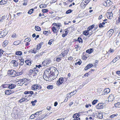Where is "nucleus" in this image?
Returning <instances> with one entry per match:
<instances>
[{
    "label": "nucleus",
    "instance_id": "6e6552de",
    "mask_svg": "<svg viewBox=\"0 0 120 120\" xmlns=\"http://www.w3.org/2000/svg\"><path fill=\"white\" fill-rule=\"evenodd\" d=\"M96 107L98 109H100L103 108L104 106L103 105V104L100 103H98V104L96 106Z\"/></svg>",
    "mask_w": 120,
    "mask_h": 120
},
{
    "label": "nucleus",
    "instance_id": "69168bd1",
    "mask_svg": "<svg viewBox=\"0 0 120 120\" xmlns=\"http://www.w3.org/2000/svg\"><path fill=\"white\" fill-rule=\"evenodd\" d=\"M22 73V72H17L16 74L18 76L19 75H21Z\"/></svg>",
    "mask_w": 120,
    "mask_h": 120
},
{
    "label": "nucleus",
    "instance_id": "f3484780",
    "mask_svg": "<svg viewBox=\"0 0 120 120\" xmlns=\"http://www.w3.org/2000/svg\"><path fill=\"white\" fill-rule=\"evenodd\" d=\"M83 34L85 36H87L89 34V31L88 30H85L83 31Z\"/></svg>",
    "mask_w": 120,
    "mask_h": 120
},
{
    "label": "nucleus",
    "instance_id": "864d4df0",
    "mask_svg": "<svg viewBox=\"0 0 120 120\" xmlns=\"http://www.w3.org/2000/svg\"><path fill=\"white\" fill-rule=\"evenodd\" d=\"M84 1V2L85 3H86L87 4H88L90 2V0H83Z\"/></svg>",
    "mask_w": 120,
    "mask_h": 120
},
{
    "label": "nucleus",
    "instance_id": "dca6fc26",
    "mask_svg": "<svg viewBox=\"0 0 120 120\" xmlns=\"http://www.w3.org/2000/svg\"><path fill=\"white\" fill-rule=\"evenodd\" d=\"M110 90L109 88H107L105 89L104 90L105 94H107L110 92Z\"/></svg>",
    "mask_w": 120,
    "mask_h": 120
},
{
    "label": "nucleus",
    "instance_id": "37998d69",
    "mask_svg": "<svg viewBox=\"0 0 120 120\" xmlns=\"http://www.w3.org/2000/svg\"><path fill=\"white\" fill-rule=\"evenodd\" d=\"M115 106L116 107H117L120 105V102H118L115 104Z\"/></svg>",
    "mask_w": 120,
    "mask_h": 120
},
{
    "label": "nucleus",
    "instance_id": "774afa93",
    "mask_svg": "<svg viewBox=\"0 0 120 120\" xmlns=\"http://www.w3.org/2000/svg\"><path fill=\"white\" fill-rule=\"evenodd\" d=\"M48 31H44L43 32V34H46L48 33Z\"/></svg>",
    "mask_w": 120,
    "mask_h": 120
},
{
    "label": "nucleus",
    "instance_id": "1a4fd4ad",
    "mask_svg": "<svg viewBox=\"0 0 120 120\" xmlns=\"http://www.w3.org/2000/svg\"><path fill=\"white\" fill-rule=\"evenodd\" d=\"M93 66L92 64H90L87 65L85 68V70L86 71L88 69L90 68Z\"/></svg>",
    "mask_w": 120,
    "mask_h": 120
},
{
    "label": "nucleus",
    "instance_id": "f8f14e48",
    "mask_svg": "<svg viewBox=\"0 0 120 120\" xmlns=\"http://www.w3.org/2000/svg\"><path fill=\"white\" fill-rule=\"evenodd\" d=\"M11 63L14 64V66L16 67L18 65V63L17 61L15 60H12L11 61Z\"/></svg>",
    "mask_w": 120,
    "mask_h": 120
},
{
    "label": "nucleus",
    "instance_id": "f257e3e1",
    "mask_svg": "<svg viewBox=\"0 0 120 120\" xmlns=\"http://www.w3.org/2000/svg\"><path fill=\"white\" fill-rule=\"evenodd\" d=\"M50 75H57L58 74V70L54 67H51L50 68Z\"/></svg>",
    "mask_w": 120,
    "mask_h": 120
},
{
    "label": "nucleus",
    "instance_id": "680f3d73",
    "mask_svg": "<svg viewBox=\"0 0 120 120\" xmlns=\"http://www.w3.org/2000/svg\"><path fill=\"white\" fill-rule=\"evenodd\" d=\"M116 73L119 75L120 76V71H116Z\"/></svg>",
    "mask_w": 120,
    "mask_h": 120
},
{
    "label": "nucleus",
    "instance_id": "79ce46f5",
    "mask_svg": "<svg viewBox=\"0 0 120 120\" xmlns=\"http://www.w3.org/2000/svg\"><path fill=\"white\" fill-rule=\"evenodd\" d=\"M40 8H45L46 7V4H40Z\"/></svg>",
    "mask_w": 120,
    "mask_h": 120
},
{
    "label": "nucleus",
    "instance_id": "a18cd8bd",
    "mask_svg": "<svg viewBox=\"0 0 120 120\" xmlns=\"http://www.w3.org/2000/svg\"><path fill=\"white\" fill-rule=\"evenodd\" d=\"M53 41V39H51L49 40L48 42V44L49 45H51Z\"/></svg>",
    "mask_w": 120,
    "mask_h": 120
},
{
    "label": "nucleus",
    "instance_id": "f03ea898",
    "mask_svg": "<svg viewBox=\"0 0 120 120\" xmlns=\"http://www.w3.org/2000/svg\"><path fill=\"white\" fill-rule=\"evenodd\" d=\"M8 74L11 76L14 77L16 76V72L13 70H9L8 72Z\"/></svg>",
    "mask_w": 120,
    "mask_h": 120
},
{
    "label": "nucleus",
    "instance_id": "b1692460",
    "mask_svg": "<svg viewBox=\"0 0 120 120\" xmlns=\"http://www.w3.org/2000/svg\"><path fill=\"white\" fill-rule=\"evenodd\" d=\"M50 68L49 69L47 70L46 71H44V74H45L47 75H49L50 74Z\"/></svg>",
    "mask_w": 120,
    "mask_h": 120
},
{
    "label": "nucleus",
    "instance_id": "c03bdc74",
    "mask_svg": "<svg viewBox=\"0 0 120 120\" xmlns=\"http://www.w3.org/2000/svg\"><path fill=\"white\" fill-rule=\"evenodd\" d=\"M118 115V114H113V115H111L110 116V118H112L114 117L115 116H116Z\"/></svg>",
    "mask_w": 120,
    "mask_h": 120
},
{
    "label": "nucleus",
    "instance_id": "412c9836",
    "mask_svg": "<svg viewBox=\"0 0 120 120\" xmlns=\"http://www.w3.org/2000/svg\"><path fill=\"white\" fill-rule=\"evenodd\" d=\"M25 63L27 65H30L31 64V61L29 60H26L25 61Z\"/></svg>",
    "mask_w": 120,
    "mask_h": 120
},
{
    "label": "nucleus",
    "instance_id": "bb28decb",
    "mask_svg": "<svg viewBox=\"0 0 120 120\" xmlns=\"http://www.w3.org/2000/svg\"><path fill=\"white\" fill-rule=\"evenodd\" d=\"M42 112V111H38L36 113H35L34 114L36 116H37V117H38L39 114H40L41 113V112Z\"/></svg>",
    "mask_w": 120,
    "mask_h": 120
},
{
    "label": "nucleus",
    "instance_id": "de8ad7c7",
    "mask_svg": "<svg viewBox=\"0 0 120 120\" xmlns=\"http://www.w3.org/2000/svg\"><path fill=\"white\" fill-rule=\"evenodd\" d=\"M42 65L43 66H45L47 65L46 62H45L44 60L42 62Z\"/></svg>",
    "mask_w": 120,
    "mask_h": 120
},
{
    "label": "nucleus",
    "instance_id": "ea45409f",
    "mask_svg": "<svg viewBox=\"0 0 120 120\" xmlns=\"http://www.w3.org/2000/svg\"><path fill=\"white\" fill-rule=\"evenodd\" d=\"M77 40L80 43H82V40L81 38H78Z\"/></svg>",
    "mask_w": 120,
    "mask_h": 120
},
{
    "label": "nucleus",
    "instance_id": "72a5a7b5",
    "mask_svg": "<svg viewBox=\"0 0 120 120\" xmlns=\"http://www.w3.org/2000/svg\"><path fill=\"white\" fill-rule=\"evenodd\" d=\"M76 90L73 91L70 93V96H72L75 94H76Z\"/></svg>",
    "mask_w": 120,
    "mask_h": 120
},
{
    "label": "nucleus",
    "instance_id": "2f4dec72",
    "mask_svg": "<svg viewBox=\"0 0 120 120\" xmlns=\"http://www.w3.org/2000/svg\"><path fill=\"white\" fill-rule=\"evenodd\" d=\"M8 86L9 84H5L2 85L1 86L4 88H5L8 87Z\"/></svg>",
    "mask_w": 120,
    "mask_h": 120
},
{
    "label": "nucleus",
    "instance_id": "9b49d317",
    "mask_svg": "<svg viewBox=\"0 0 120 120\" xmlns=\"http://www.w3.org/2000/svg\"><path fill=\"white\" fill-rule=\"evenodd\" d=\"M108 99L109 101H113L114 99V97L112 95H110L109 96Z\"/></svg>",
    "mask_w": 120,
    "mask_h": 120
},
{
    "label": "nucleus",
    "instance_id": "473e14b6",
    "mask_svg": "<svg viewBox=\"0 0 120 120\" xmlns=\"http://www.w3.org/2000/svg\"><path fill=\"white\" fill-rule=\"evenodd\" d=\"M47 88L48 89H52L53 88V87L52 85H49L47 86Z\"/></svg>",
    "mask_w": 120,
    "mask_h": 120
},
{
    "label": "nucleus",
    "instance_id": "3c124183",
    "mask_svg": "<svg viewBox=\"0 0 120 120\" xmlns=\"http://www.w3.org/2000/svg\"><path fill=\"white\" fill-rule=\"evenodd\" d=\"M56 29L55 27L53 26L52 27V30L55 33L56 32Z\"/></svg>",
    "mask_w": 120,
    "mask_h": 120
},
{
    "label": "nucleus",
    "instance_id": "8fccbe9b",
    "mask_svg": "<svg viewBox=\"0 0 120 120\" xmlns=\"http://www.w3.org/2000/svg\"><path fill=\"white\" fill-rule=\"evenodd\" d=\"M78 115H79V113H76L74 114L73 116V117L74 119L76 118L77 116H78Z\"/></svg>",
    "mask_w": 120,
    "mask_h": 120
},
{
    "label": "nucleus",
    "instance_id": "c756f323",
    "mask_svg": "<svg viewBox=\"0 0 120 120\" xmlns=\"http://www.w3.org/2000/svg\"><path fill=\"white\" fill-rule=\"evenodd\" d=\"M35 117H37V116H36L35 115V114H32L30 116V119H33L34 118H35Z\"/></svg>",
    "mask_w": 120,
    "mask_h": 120
},
{
    "label": "nucleus",
    "instance_id": "20e7f679",
    "mask_svg": "<svg viewBox=\"0 0 120 120\" xmlns=\"http://www.w3.org/2000/svg\"><path fill=\"white\" fill-rule=\"evenodd\" d=\"M93 114L94 115L95 117L97 118H98L100 119H102V114L101 113L97 112L95 113V114L94 113Z\"/></svg>",
    "mask_w": 120,
    "mask_h": 120
},
{
    "label": "nucleus",
    "instance_id": "0e129e2a",
    "mask_svg": "<svg viewBox=\"0 0 120 120\" xmlns=\"http://www.w3.org/2000/svg\"><path fill=\"white\" fill-rule=\"evenodd\" d=\"M47 75L45 74H44V75H43V78L44 79H45V78H47Z\"/></svg>",
    "mask_w": 120,
    "mask_h": 120
},
{
    "label": "nucleus",
    "instance_id": "39448f33",
    "mask_svg": "<svg viewBox=\"0 0 120 120\" xmlns=\"http://www.w3.org/2000/svg\"><path fill=\"white\" fill-rule=\"evenodd\" d=\"M64 81V79L62 77L60 78L56 82V84L58 86H59L62 84Z\"/></svg>",
    "mask_w": 120,
    "mask_h": 120
},
{
    "label": "nucleus",
    "instance_id": "f704fd0d",
    "mask_svg": "<svg viewBox=\"0 0 120 120\" xmlns=\"http://www.w3.org/2000/svg\"><path fill=\"white\" fill-rule=\"evenodd\" d=\"M6 1L5 0H2L0 1V4L1 5L4 4H6Z\"/></svg>",
    "mask_w": 120,
    "mask_h": 120
},
{
    "label": "nucleus",
    "instance_id": "a19ab883",
    "mask_svg": "<svg viewBox=\"0 0 120 120\" xmlns=\"http://www.w3.org/2000/svg\"><path fill=\"white\" fill-rule=\"evenodd\" d=\"M103 4L105 7H109V5L107 4V3L105 1L103 3Z\"/></svg>",
    "mask_w": 120,
    "mask_h": 120
},
{
    "label": "nucleus",
    "instance_id": "e433bc0d",
    "mask_svg": "<svg viewBox=\"0 0 120 120\" xmlns=\"http://www.w3.org/2000/svg\"><path fill=\"white\" fill-rule=\"evenodd\" d=\"M29 53H36V51H35L34 50V49H31L30 50H29Z\"/></svg>",
    "mask_w": 120,
    "mask_h": 120
},
{
    "label": "nucleus",
    "instance_id": "49530a36",
    "mask_svg": "<svg viewBox=\"0 0 120 120\" xmlns=\"http://www.w3.org/2000/svg\"><path fill=\"white\" fill-rule=\"evenodd\" d=\"M98 100H94L92 102V104L93 105H95L97 102Z\"/></svg>",
    "mask_w": 120,
    "mask_h": 120
},
{
    "label": "nucleus",
    "instance_id": "a211bd4d",
    "mask_svg": "<svg viewBox=\"0 0 120 120\" xmlns=\"http://www.w3.org/2000/svg\"><path fill=\"white\" fill-rule=\"evenodd\" d=\"M45 117V116L44 115H41V116L36 119L35 120H41Z\"/></svg>",
    "mask_w": 120,
    "mask_h": 120
},
{
    "label": "nucleus",
    "instance_id": "13d9d810",
    "mask_svg": "<svg viewBox=\"0 0 120 120\" xmlns=\"http://www.w3.org/2000/svg\"><path fill=\"white\" fill-rule=\"evenodd\" d=\"M68 51H69L68 50H65L64 51V54H65L66 55H67L68 53Z\"/></svg>",
    "mask_w": 120,
    "mask_h": 120
},
{
    "label": "nucleus",
    "instance_id": "c9c22d12",
    "mask_svg": "<svg viewBox=\"0 0 120 120\" xmlns=\"http://www.w3.org/2000/svg\"><path fill=\"white\" fill-rule=\"evenodd\" d=\"M80 6L82 8H84L86 7V4H84V2H82L80 4Z\"/></svg>",
    "mask_w": 120,
    "mask_h": 120
},
{
    "label": "nucleus",
    "instance_id": "5fc2aeb1",
    "mask_svg": "<svg viewBox=\"0 0 120 120\" xmlns=\"http://www.w3.org/2000/svg\"><path fill=\"white\" fill-rule=\"evenodd\" d=\"M24 99V98H21L20 100L19 101L20 103H22L23 102V100Z\"/></svg>",
    "mask_w": 120,
    "mask_h": 120
},
{
    "label": "nucleus",
    "instance_id": "052dcab7",
    "mask_svg": "<svg viewBox=\"0 0 120 120\" xmlns=\"http://www.w3.org/2000/svg\"><path fill=\"white\" fill-rule=\"evenodd\" d=\"M81 64V63L79 61L77 62L75 64V65H76L77 64H78L79 65H80Z\"/></svg>",
    "mask_w": 120,
    "mask_h": 120
},
{
    "label": "nucleus",
    "instance_id": "7c9ffc66",
    "mask_svg": "<svg viewBox=\"0 0 120 120\" xmlns=\"http://www.w3.org/2000/svg\"><path fill=\"white\" fill-rule=\"evenodd\" d=\"M35 30L37 31H40L41 30V28L38 26H35Z\"/></svg>",
    "mask_w": 120,
    "mask_h": 120
},
{
    "label": "nucleus",
    "instance_id": "6ab92c4d",
    "mask_svg": "<svg viewBox=\"0 0 120 120\" xmlns=\"http://www.w3.org/2000/svg\"><path fill=\"white\" fill-rule=\"evenodd\" d=\"M11 90H6L5 91V94L6 95H9L11 94Z\"/></svg>",
    "mask_w": 120,
    "mask_h": 120
},
{
    "label": "nucleus",
    "instance_id": "4d7b16f0",
    "mask_svg": "<svg viewBox=\"0 0 120 120\" xmlns=\"http://www.w3.org/2000/svg\"><path fill=\"white\" fill-rule=\"evenodd\" d=\"M98 26L99 28H101L104 27V26H103L101 23H100L99 24Z\"/></svg>",
    "mask_w": 120,
    "mask_h": 120
},
{
    "label": "nucleus",
    "instance_id": "e2e57ef3",
    "mask_svg": "<svg viewBox=\"0 0 120 120\" xmlns=\"http://www.w3.org/2000/svg\"><path fill=\"white\" fill-rule=\"evenodd\" d=\"M109 16L108 17V18L109 19H111L112 18V15H108Z\"/></svg>",
    "mask_w": 120,
    "mask_h": 120
},
{
    "label": "nucleus",
    "instance_id": "58836bf2",
    "mask_svg": "<svg viewBox=\"0 0 120 120\" xmlns=\"http://www.w3.org/2000/svg\"><path fill=\"white\" fill-rule=\"evenodd\" d=\"M73 11V10L71 9H69L66 11V13L67 14H69L72 12Z\"/></svg>",
    "mask_w": 120,
    "mask_h": 120
},
{
    "label": "nucleus",
    "instance_id": "9d476101",
    "mask_svg": "<svg viewBox=\"0 0 120 120\" xmlns=\"http://www.w3.org/2000/svg\"><path fill=\"white\" fill-rule=\"evenodd\" d=\"M8 88L10 89H12L15 88L16 86L15 84H9Z\"/></svg>",
    "mask_w": 120,
    "mask_h": 120
},
{
    "label": "nucleus",
    "instance_id": "c85d7f7f",
    "mask_svg": "<svg viewBox=\"0 0 120 120\" xmlns=\"http://www.w3.org/2000/svg\"><path fill=\"white\" fill-rule=\"evenodd\" d=\"M8 41L7 40H5L3 42V46L5 47L8 44Z\"/></svg>",
    "mask_w": 120,
    "mask_h": 120
},
{
    "label": "nucleus",
    "instance_id": "7ed1b4c3",
    "mask_svg": "<svg viewBox=\"0 0 120 120\" xmlns=\"http://www.w3.org/2000/svg\"><path fill=\"white\" fill-rule=\"evenodd\" d=\"M41 88V87L40 85L37 84H34L32 85V89L33 90H35L37 89H40Z\"/></svg>",
    "mask_w": 120,
    "mask_h": 120
},
{
    "label": "nucleus",
    "instance_id": "5701e85b",
    "mask_svg": "<svg viewBox=\"0 0 120 120\" xmlns=\"http://www.w3.org/2000/svg\"><path fill=\"white\" fill-rule=\"evenodd\" d=\"M119 56H117L113 60L111 61V62H113L114 63L115 62L117 61V60L119 59Z\"/></svg>",
    "mask_w": 120,
    "mask_h": 120
},
{
    "label": "nucleus",
    "instance_id": "ddd939ff",
    "mask_svg": "<svg viewBox=\"0 0 120 120\" xmlns=\"http://www.w3.org/2000/svg\"><path fill=\"white\" fill-rule=\"evenodd\" d=\"M44 60L47 65L50 64V63L51 62V60L49 59H45Z\"/></svg>",
    "mask_w": 120,
    "mask_h": 120
},
{
    "label": "nucleus",
    "instance_id": "393cba45",
    "mask_svg": "<svg viewBox=\"0 0 120 120\" xmlns=\"http://www.w3.org/2000/svg\"><path fill=\"white\" fill-rule=\"evenodd\" d=\"M34 11V9L33 8H32L30 9V10L28 12V13L30 14H32L33 12V11Z\"/></svg>",
    "mask_w": 120,
    "mask_h": 120
},
{
    "label": "nucleus",
    "instance_id": "6e6d98bb",
    "mask_svg": "<svg viewBox=\"0 0 120 120\" xmlns=\"http://www.w3.org/2000/svg\"><path fill=\"white\" fill-rule=\"evenodd\" d=\"M4 51L2 50L1 49H0V56H1L2 54H3Z\"/></svg>",
    "mask_w": 120,
    "mask_h": 120
},
{
    "label": "nucleus",
    "instance_id": "2eb2a0df",
    "mask_svg": "<svg viewBox=\"0 0 120 120\" xmlns=\"http://www.w3.org/2000/svg\"><path fill=\"white\" fill-rule=\"evenodd\" d=\"M93 51L94 50L93 48H90L87 50L86 51V52L90 54L93 52Z\"/></svg>",
    "mask_w": 120,
    "mask_h": 120
},
{
    "label": "nucleus",
    "instance_id": "4c0bfd02",
    "mask_svg": "<svg viewBox=\"0 0 120 120\" xmlns=\"http://www.w3.org/2000/svg\"><path fill=\"white\" fill-rule=\"evenodd\" d=\"M42 11L43 13H47L48 11V10L47 9H42Z\"/></svg>",
    "mask_w": 120,
    "mask_h": 120
},
{
    "label": "nucleus",
    "instance_id": "338daca9",
    "mask_svg": "<svg viewBox=\"0 0 120 120\" xmlns=\"http://www.w3.org/2000/svg\"><path fill=\"white\" fill-rule=\"evenodd\" d=\"M30 74H31L32 73L34 74V69L33 70L30 69Z\"/></svg>",
    "mask_w": 120,
    "mask_h": 120
},
{
    "label": "nucleus",
    "instance_id": "bf43d9fd",
    "mask_svg": "<svg viewBox=\"0 0 120 120\" xmlns=\"http://www.w3.org/2000/svg\"><path fill=\"white\" fill-rule=\"evenodd\" d=\"M3 33H1L0 34V38H2L4 36H5V35H4V34L3 35Z\"/></svg>",
    "mask_w": 120,
    "mask_h": 120
},
{
    "label": "nucleus",
    "instance_id": "4468645a",
    "mask_svg": "<svg viewBox=\"0 0 120 120\" xmlns=\"http://www.w3.org/2000/svg\"><path fill=\"white\" fill-rule=\"evenodd\" d=\"M27 80L26 79H21L20 81H18V82H20L22 85L25 82V81H26Z\"/></svg>",
    "mask_w": 120,
    "mask_h": 120
},
{
    "label": "nucleus",
    "instance_id": "0eeeda50",
    "mask_svg": "<svg viewBox=\"0 0 120 120\" xmlns=\"http://www.w3.org/2000/svg\"><path fill=\"white\" fill-rule=\"evenodd\" d=\"M114 30L112 29H111L108 32L107 35L108 37H110L112 36Z\"/></svg>",
    "mask_w": 120,
    "mask_h": 120
},
{
    "label": "nucleus",
    "instance_id": "4be33fe9",
    "mask_svg": "<svg viewBox=\"0 0 120 120\" xmlns=\"http://www.w3.org/2000/svg\"><path fill=\"white\" fill-rule=\"evenodd\" d=\"M94 26V25L93 24L92 25L90 26H89L87 28V29L89 31H90V30L93 28Z\"/></svg>",
    "mask_w": 120,
    "mask_h": 120
},
{
    "label": "nucleus",
    "instance_id": "09e8293b",
    "mask_svg": "<svg viewBox=\"0 0 120 120\" xmlns=\"http://www.w3.org/2000/svg\"><path fill=\"white\" fill-rule=\"evenodd\" d=\"M61 58L58 57V56L56 58V60L57 62H59L61 60Z\"/></svg>",
    "mask_w": 120,
    "mask_h": 120
},
{
    "label": "nucleus",
    "instance_id": "a878e982",
    "mask_svg": "<svg viewBox=\"0 0 120 120\" xmlns=\"http://www.w3.org/2000/svg\"><path fill=\"white\" fill-rule=\"evenodd\" d=\"M21 41H17L14 42L13 43L15 45H19Z\"/></svg>",
    "mask_w": 120,
    "mask_h": 120
},
{
    "label": "nucleus",
    "instance_id": "603ef678",
    "mask_svg": "<svg viewBox=\"0 0 120 120\" xmlns=\"http://www.w3.org/2000/svg\"><path fill=\"white\" fill-rule=\"evenodd\" d=\"M24 2H23V5H27V0H24Z\"/></svg>",
    "mask_w": 120,
    "mask_h": 120
},
{
    "label": "nucleus",
    "instance_id": "aec40b11",
    "mask_svg": "<svg viewBox=\"0 0 120 120\" xmlns=\"http://www.w3.org/2000/svg\"><path fill=\"white\" fill-rule=\"evenodd\" d=\"M22 54V52L20 51H17L15 53V54L18 56H21Z\"/></svg>",
    "mask_w": 120,
    "mask_h": 120
},
{
    "label": "nucleus",
    "instance_id": "423d86ee",
    "mask_svg": "<svg viewBox=\"0 0 120 120\" xmlns=\"http://www.w3.org/2000/svg\"><path fill=\"white\" fill-rule=\"evenodd\" d=\"M24 94H30L27 95L28 97H30L32 96V95L34 94V92L33 91H25L24 92Z\"/></svg>",
    "mask_w": 120,
    "mask_h": 120
},
{
    "label": "nucleus",
    "instance_id": "cd10ccee",
    "mask_svg": "<svg viewBox=\"0 0 120 120\" xmlns=\"http://www.w3.org/2000/svg\"><path fill=\"white\" fill-rule=\"evenodd\" d=\"M20 61L19 65L20 66H22L24 63V60L23 59H21V60H20Z\"/></svg>",
    "mask_w": 120,
    "mask_h": 120
}]
</instances>
